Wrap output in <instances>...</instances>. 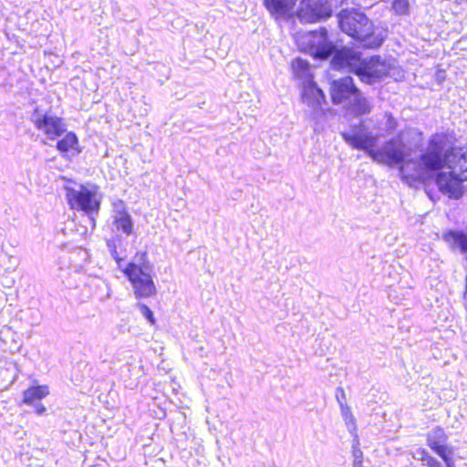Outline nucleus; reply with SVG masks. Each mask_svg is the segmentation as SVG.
<instances>
[{
  "label": "nucleus",
  "instance_id": "f257e3e1",
  "mask_svg": "<svg viewBox=\"0 0 467 467\" xmlns=\"http://www.w3.org/2000/svg\"><path fill=\"white\" fill-rule=\"evenodd\" d=\"M453 141V135L446 132L430 137L427 149L419 156L420 179L431 177L447 167L467 181V147L454 146Z\"/></svg>",
  "mask_w": 467,
  "mask_h": 467
},
{
  "label": "nucleus",
  "instance_id": "f03ea898",
  "mask_svg": "<svg viewBox=\"0 0 467 467\" xmlns=\"http://www.w3.org/2000/svg\"><path fill=\"white\" fill-rule=\"evenodd\" d=\"M108 246L118 267L130 283L135 297L141 299L155 296L157 288L153 280L152 265L147 259V252L139 251L135 254L134 257L139 260V264L129 262L121 267L124 258L119 254L115 244L108 242Z\"/></svg>",
  "mask_w": 467,
  "mask_h": 467
},
{
  "label": "nucleus",
  "instance_id": "7ed1b4c3",
  "mask_svg": "<svg viewBox=\"0 0 467 467\" xmlns=\"http://www.w3.org/2000/svg\"><path fill=\"white\" fill-rule=\"evenodd\" d=\"M337 18L340 29L358 42L363 48H378L386 38L385 33L376 27L374 23L358 9H342Z\"/></svg>",
  "mask_w": 467,
  "mask_h": 467
},
{
  "label": "nucleus",
  "instance_id": "20e7f679",
  "mask_svg": "<svg viewBox=\"0 0 467 467\" xmlns=\"http://www.w3.org/2000/svg\"><path fill=\"white\" fill-rule=\"evenodd\" d=\"M425 437L428 447L443 462L442 464L427 449L420 448L417 451V459L425 467H456L452 457L453 449L448 445L449 437L443 428L437 426L431 432H428Z\"/></svg>",
  "mask_w": 467,
  "mask_h": 467
},
{
  "label": "nucleus",
  "instance_id": "39448f33",
  "mask_svg": "<svg viewBox=\"0 0 467 467\" xmlns=\"http://www.w3.org/2000/svg\"><path fill=\"white\" fill-rule=\"evenodd\" d=\"M407 145L404 141L402 132L388 140L384 146L379 149H374L371 151V159L389 167L398 166L400 171H403V164L408 156Z\"/></svg>",
  "mask_w": 467,
  "mask_h": 467
},
{
  "label": "nucleus",
  "instance_id": "423d86ee",
  "mask_svg": "<svg viewBox=\"0 0 467 467\" xmlns=\"http://www.w3.org/2000/svg\"><path fill=\"white\" fill-rule=\"evenodd\" d=\"M66 199L71 210L83 211L87 214L98 213L100 209V201L96 192L89 190L83 184L76 190L65 187Z\"/></svg>",
  "mask_w": 467,
  "mask_h": 467
},
{
  "label": "nucleus",
  "instance_id": "0eeeda50",
  "mask_svg": "<svg viewBox=\"0 0 467 467\" xmlns=\"http://www.w3.org/2000/svg\"><path fill=\"white\" fill-rule=\"evenodd\" d=\"M332 15L331 5L327 0H301L296 16L302 23H316Z\"/></svg>",
  "mask_w": 467,
  "mask_h": 467
},
{
  "label": "nucleus",
  "instance_id": "6e6552de",
  "mask_svg": "<svg viewBox=\"0 0 467 467\" xmlns=\"http://www.w3.org/2000/svg\"><path fill=\"white\" fill-rule=\"evenodd\" d=\"M307 37L305 48L315 58L325 59L334 53L335 46L328 40L327 31L325 27L311 31Z\"/></svg>",
  "mask_w": 467,
  "mask_h": 467
},
{
  "label": "nucleus",
  "instance_id": "1a4fd4ad",
  "mask_svg": "<svg viewBox=\"0 0 467 467\" xmlns=\"http://www.w3.org/2000/svg\"><path fill=\"white\" fill-rule=\"evenodd\" d=\"M343 140L353 149L364 150L370 158L378 138L376 135L366 132L363 125L354 126L350 131L341 132Z\"/></svg>",
  "mask_w": 467,
  "mask_h": 467
},
{
  "label": "nucleus",
  "instance_id": "9d476101",
  "mask_svg": "<svg viewBox=\"0 0 467 467\" xmlns=\"http://www.w3.org/2000/svg\"><path fill=\"white\" fill-rule=\"evenodd\" d=\"M33 123L47 139L51 140L61 137L67 130L65 119L57 115L50 114L49 111L37 114V116L34 118Z\"/></svg>",
  "mask_w": 467,
  "mask_h": 467
},
{
  "label": "nucleus",
  "instance_id": "9b49d317",
  "mask_svg": "<svg viewBox=\"0 0 467 467\" xmlns=\"http://www.w3.org/2000/svg\"><path fill=\"white\" fill-rule=\"evenodd\" d=\"M358 91L354 79L349 76H345L331 82L329 96L331 101L336 105L348 104Z\"/></svg>",
  "mask_w": 467,
  "mask_h": 467
},
{
  "label": "nucleus",
  "instance_id": "f8f14e48",
  "mask_svg": "<svg viewBox=\"0 0 467 467\" xmlns=\"http://www.w3.org/2000/svg\"><path fill=\"white\" fill-rule=\"evenodd\" d=\"M389 74L386 62L378 56L363 59L361 66L357 68L356 75L362 82L372 83Z\"/></svg>",
  "mask_w": 467,
  "mask_h": 467
},
{
  "label": "nucleus",
  "instance_id": "ddd939ff",
  "mask_svg": "<svg viewBox=\"0 0 467 467\" xmlns=\"http://www.w3.org/2000/svg\"><path fill=\"white\" fill-rule=\"evenodd\" d=\"M50 394L47 385H32L26 388L22 393L21 404L34 407L35 413L43 415L47 409L41 403V400Z\"/></svg>",
  "mask_w": 467,
  "mask_h": 467
},
{
  "label": "nucleus",
  "instance_id": "4468645a",
  "mask_svg": "<svg viewBox=\"0 0 467 467\" xmlns=\"http://www.w3.org/2000/svg\"><path fill=\"white\" fill-rule=\"evenodd\" d=\"M439 190L449 197H459L462 193V183L466 182L454 171H440L436 174Z\"/></svg>",
  "mask_w": 467,
  "mask_h": 467
},
{
  "label": "nucleus",
  "instance_id": "2eb2a0df",
  "mask_svg": "<svg viewBox=\"0 0 467 467\" xmlns=\"http://www.w3.org/2000/svg\"><path fill=\"white\" fill-rule=\"evenodd\" d=\"M112 207V226L115 231L126 235L131 234L133 232V222L124 201L117 200L113 202Z\"/></svg>",
  "mask_w": 467,
  "mask_h": 467
},
{
  "label": "nucleus",
  "instance_id": "dca6fc26",
  "mask_svg": "<svg viewBox=\"0 0 467 467\" xmlns=\"http://www.w3.org/2000/svg\"><path fill=\"white\" fill-rule=\"evenodd\" d=\"M301 98L303 102L312 107H320L326 99L323 90L317 87L313 78L303 82Z\"/></svg>",
  "mask_w": 467,
  "mask_h": 467
},
{
  "label": "nucleus",
  "instance_id": "f3484780",
  "mask_svg": "<svg viewBox=\"0 0 467 467\" xmlns=\"http://www.w3.org/2000/svg\"><path fill=\"white\" fill-rule=\"evenodd\" d=\"M335 59L340 67H347L355 75L357 68L361 66L363 61L359 53L354 52L350 49L340 50L335 57Z\"/></svg>",
  "mask_w": 467,
  "mask_h": 467
},
{
  "label": "nucleus",
  "instance_id": "a211bd4d",
  "mask_svg": "<svg viewBox=\"0 0 467 467\" xmlns=\"http://www.w3.org/2000/svg\"><path fill=\"white\" fill-rule=\"evenodd\" d=\"M347 105L351 114L355 117L368 115L372 109L370 102L361 94L360 90Z\"/></svg>",
  "mask_w": 467,
  "mask_h": 467
},
{
  "label": "nucleus",
  "instance_id": "6ab92c4d",
  "mask_svg": "<svg viewBox=\"0 0 467 467\" xmlns=\"http://www.w3.org/2000/svg\"><path fill=\"white\" fill-rule=\"evenodd\" d=\"M297 0H264L265 8L275 16L285 15L296 5Z\"/></svg>",
  "mask_w": 467,
  "mask_h": 467
},
{
  "label": "nucleus",
  "instance_id": "aec40b11",
  "mask_svg": "<svg viewBox=\"0 0 467 467\" xmlns=\"http://www.w3.org/2000/svg\"><path fill=\"white\" fill-rule=\"evenodd\" d=\"M78 143V140L77 135L69 131L57 140V149L62 155L67 156L68 152L76 150Z\"/></svg>",
  "mask_w": 467,
  "mask_h": 467
},
{
  "label": "nucleus",
  "instance_id": "412c9836",
  "mask_svg": "<svg viewBox=\"0 0 467 467\" xmlns=\"http://www.w3.org/2000/svg\"><path fill=\"white\" fill-rule=\"evenodd\" d=\"M443 239L452 248L467 251V235L462 232L448 231L443 234Z\"/></svg>",
  "mask_w": 467,
  "mask_h": 467
},
{
  "label": "nucleus",
  "instance_id": "4be33fe9",
  "mask_svg": "<svg viewBox=\"0 0 467 467\" xmlns=\"http://www.w3.org/2000/svg\"><path fill=\"white\" fill-rule=\"evenodd\" d=\"M293 76L304 81L313 78L310 73V67L307 61L302 58H296L291 62Z\"/></svg>",
  "mask_w": 467,
  "mask_h": 467
},
{
  "label": "nucleus",
  "instance_id": "5701e85b",
  "mask_svg": "<svg viewBox=\"0 0 467 467\" xmlns=\"http://www.w3.org/2000/svg\"><path fill=\"white\" fill-rule=\"evenodd\" d=\"M336 397H337V401L340 404L341 410H342V413H343L345 419L346 420L348 419L350 421H352L354 423V421H355L354 416L351 414L350 409L344 403L346 401V394H345L343 388L339 387L337 389Z\"/></svg>",
  "mask_w": 467,
  "mask_h": 467
},
{
  "label": "nucleus",
  "instance_id": "b1692460",
  "mask_svg": "<svg viewBox=\"0 0 467 467\" xmlns=\"http://www.w3.org/2000/svg\"><path fill=\"white\" fill-rule=\"evenodd\" d=\"M392 8L396 13L406 14L409 12L410 5L408 0H393Z\"/></svg>",
  "mask_w": 467,
  "mask_h": 467
},
{
  "label": "nucleus",
  "instance_id": "393cba45",
  "mask_svg": "<svg viewBox=\"0 0 467 467\" xmlns=\"http://www.w3.org/2000/svg\"><path fill=\"white\" fill-rule=\"evenodd\" d=\"M139 308L142 314V316L151 324L155 325L156 319L153 316V312L150 308L145 304H140Z\"/></svg>",
  "mask_w": 467,
  "mask_h": 467
},
{
  "label": "nucleus",
  "instance_id": "a878e982",
  "mask_svg": "<svg viewBox=\"0 0 467 467\" xmlns=\"http://www.w3.org/2000/svg\"><path fill=\"white\" fill-rule=\"evenodd\" d=\"M354 456L356 457L355 467H362V451L360 450L354 451Z\"/></svg>",
  "mask_w": 467,
  "mask_h": 467
}]
</instances>
